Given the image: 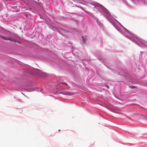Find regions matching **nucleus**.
<instances>
[{"label":"nucleus","instance_id":"20e7f679","mask_svg":"<svg viewBox=\"0 0 147 147\" xmlns=\"http://www.w3.org/2000/svg\"><path fill=\"white\" fill-rule=\"evenodd\" d=\"M74 93H71L70 94H69V95H74Z\"/></svg>","mask_w":147,"mask_h":147},{"label":"nucleus","instance_id":"6e6552de","mask_svg":"<svg viewBox=\"0 0 147 147\" xmlns=\"http://www.w3.org/2000/svg\"><path fill=\"white\" fill-rule=\"evenodd\" d=\"M59 131H60V129L59 130Z\"/></svg>","mask_w":147,"mask_h":147},{"label":"nucleus","instance_id":"0eeeda50","mask_svg":"<svg viewBox=\"0 0 147 147\" xmlns=\"http://www.w3.org/2000/svg\"><path fill=\"white\" fill-rule=\"evenodd\" d=\"M134 86H132V88H134Z\"/></svg>","mask_w":147,"mask_h":147},{"label":"nucleus","instance_id":"39448f33","mask_svg":"<svg viewBox=\"0 0 147 147\" xmlns=\"http://www.w3.org/2000/svg\"><path fill=\"white\" fill-rule=\"evenodd\" d=\"M105 86L107 87V88H109V86L108 85H106Z\"/></svg>","mask_w":147,"mask_h":147},{"label":"nucleus","instance_id":"423d86ee","mask_svg":"<svg viewBox=\"0 0 147 147\" xmlns=\"http://www.w3.org/2000/svg\"><path fill=\"white\" fill-rule=\"evenodd\" d=\"M83 40L84 41V42H85V41H84V38H83Z\"/></svg>","mask_w":147,"mask_h":147},{"label":"nucleus","instance_id":"f03ea898","mask_svg":"<svg viewBox=\"0 0 147 147\" xmlns=\"http://www.w3.org/2000/svg\"><path fill=\"white\" fill-rule=\"evenodd\" d=\"M128 36L129 37H132L133 36V34L129 32H128Z\"/></svg>","mask_w":147,"mask_h":147},{"label":"nucleus","instance_id":"f257e3e1","mask_svg":"<svg viewBox=\"0 0 147 147\" xmlns=\"http://www.w3.org/2000/svg\"><path fill=\"white\" fill-rule=\"evenodd\" d=\"M3 39L9 40L12 42H19V41L16 38V37H2Z\"/></svg>","mask_w":147,"mask_h":147},{"label":"nucleus","instance_id":"7ed1b4c3","mask_svg":"<svg viewBox=\"0 0 147 147\" xmlns=\"http://www.w3.org/2000/svg\"><path fill=\"white\" fill-rule=\"evenodd\" d=\"M62 83L64 84L67 85H68V84L66 83Z\"/></svg>","mask_w":147,"mask_h":147}]
</instances>
